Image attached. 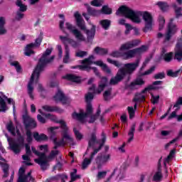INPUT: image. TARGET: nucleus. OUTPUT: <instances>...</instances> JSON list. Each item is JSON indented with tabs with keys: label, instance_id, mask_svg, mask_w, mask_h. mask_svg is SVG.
Masks as SVG:
<instances>
[{
	"label": "nucleus",
	"instance_id": "1",
	"mask_svg": "<svg viewBox=\"0 0 182 182\" xmlns=\"http://www.w3.org/2000/svg\"><path fill=\"white\" fill-rule=\"evenodd\" d=\"M116 14L129 18L135 23H140L141 22V18H140V16H141L144 22V32L147 33L153 29L154 19H153V16L149 11H134L126 6H122L119 8Z\"/></svg>",
	"mask_w": 182,
	"mask_h": 182
},
{
	"label": "nucleus",
	"instance_id": "2",
	"mask_svg": "<svg viewBox=\"0 0 182 182\" xmlns=\"http://www.w3.org/2000/svg\"><path fill=\"white\" fill-rule=\"evenodd\" d=\"M52 50H53V48H48L44 52L42 57L39 59L38 64L36 67L28 83L27 93L31 100H35V94H33V85H35V83H38V79H39V76L41 72H43L45 66H46L48 63H50V62H53V59H55V56L53 55L49 58V55H50V53H52Z\"/></svg>",
	"mask_w": 182,
	"mask_h": 182
},
{
	"label": "nucleus",
	"instance_id": "3",
	"mask_svg": "<svg viewBox=\"0 0 182 182\" xmlns=\"http://www.w3.org/2000/svg\"><path fill=\"white\" fill-rule=\"evenodd\" d=\"M39 113L43 116H45L46 119H49L52 122H55V123H59L61 126L62 129L63 130V138L58 141V139H53V143L55 144L53 149L56 150L58 147L65 146V144H69L70 146H75L76 143L73 141V138L69 135L68 133V127L66 126V122L63 120H58V118L52 114H44L42 112L41 109H38Z\"/></svg>",
	"mask_w": 182,
	"mask_h": 182
},
{
	"label": "nucleus",
	"instance_id": "4",
	"mask_svg": "<svg viewBox=\"0 0 182 182\" xmlns=\"http://www.w3.org/2000/svg\"><path fill=\"white\" fill-rule=\"evenodd\" d=\"M65 28L69 31L70 33L73 35L77 41L73 38H69L68 36H60V40L65 45V48L68 46V45H70L72 48L75 49L76 48H79L80 42H86V37L83 35L82 31L76 28V26H73L72 23L69 22H67L65 23Z\"/></svg>",
	"mask_w": 182,
	"mask_h": 182
},
{
	"label": "nucleus",
	"instance_id": "5",
	"mask_svg": "<svg viewBox=\"0 0 182 182\" xmlns=\"http://www.w3.org/2000/svg\"><path fill=\"white\" fill-rule=\"evenodd\" d=\"M140 65V59H137L134 63H127L123 65V67L119 68L116 76L111 78L110 85H117L119 82L124 79L126 75H133L136 72L137 68Z\"/></svg>",
	"mask_w": 182,
	"mask_h": 182
},
{
	"label": "nucleus",
	"instance_id": "6",
	"mask_svg": "<svg viewBox=\"0 0 182 182\" xmlns=\"http://www.w3.org/2000/svg\"><path fill=\"white\" fill-rule=\"evenodd\" d=\"M39 149L41 151L39 152L36 151V149L34 147L31 148V150L36 156H38L39 158L34 159L35 163H37V164H39V166L41 167L42 170H46L48 167H49V163L48 161V157L46 156V153L48 151V145H41L39 146Z\"/></svg>",
	"mask_w": 182,
	"mask_h": 182
},
{
	"label": "nucleus",
	"instance_id": "7",
	"mask_svg": "<svg viewBox=\"0 0 182 182\" xmlns=\"http://www.w3.org/2000/svg\"><path fill=\"white\" fill-rule=\"evenodd\" d=\"M85 101L87 102L86 112H83L82 111L80 113L77 114L74 112L73 114V119H76L79 122H83L85 118L87 117V114H92L93 113V107H92V100L95 97V95L91 92H87L85 96Z\"/></svg>",
	"mask_w": 182,
	"mask_h": 182
},
{
	"label": "nucleus",
	"instance_id": "8",
	"mask_svg": "<svg viewBox=\"0 0 182 182\" xmlns=\"http://www.w3.org/2000/svg\"><path fill=\"white\" fill-rule=\"evenodd\" d=\"M146 50H147V46H142L140 48L129 50L122 54L120 53V51H114L111 53V56L113 58H120L121 56L124 60H127L128 59H132L136 55H141V53H144Z\"/></svg>",
	"mask_w": 182,
	"mask_h": 182
},
{
	"label": "nucleus",
	"instance_id": "9",
	"mask_svg": "<svg viewBox=\"0 0 182 182\" xmlns=\"http://www.w3.org/2000/svg\"><path fill=\"white\" fill-rule=\"evenodd\" d=\"M74 16L76 19L77 26L81 31H85V33L87 35V41H92L93 38H95V35L96 34V26L92 25L90 30L86 29V26H85V21L82 19V16L79 14V12H75L74 14Z\"/></svg>",
	"mask_w": 182,
	"mask_h": 182
},
{
	"label": "nucleus",
	"instance_id": "10",
	"mask_svg": "<svg viewBox=\"0 0 182 182\" xmlns=\"http://www.w3.org/2000/svg\"><path fill=\"white\" fill-rule=\"evenodd\" d=\"M7 141L9 144V147L15 154L21 153V150L23 149L25 146V138L23 136H20L16 141L8 136V134H5Z\"/></svg>",
	"mask_w": 182,
	"mask_h": 182
},
{
	"label": "nucleus",
	"instance_id": "11",
	"mask_svg": "<svg viewBox=\"0 0 182 182\" xmlns=\"http://www.w3.org/2000/svg\"><path fill=\"white\" fill-rule=\"evenodd\" d=\"M23 122L26 129V135L27 136L26 141L28 143H32L33 138L32 137V132L29 129H35L36 127V122L32 117L29 116L23 117Z\"/></svg>",
	"mask_w": 182,
	"mask_h": 182
},
{
	"label": "nucleus",
	"instance_id": "12",
	"mask_svg": "<svg viewBox=\"0 0 182 182\" xmlns=\"http://www.w3.org/2000/svg\"><path fill=\"white\" fill-rule=\"evenodd\" d=\"M112 159V155L110 154H100L95 158V164L97 168L100 169L105 164H107Z\"/></svg>",
	"mask_w": 182,
	"mask_h": 182
},
{
	"label": "nucleus",
	"instance_id": "13",
	"mask_svg": "<svg viewBox=\"0 0 182 182\" xmlns=\"http://www.w3.org/2000/svg\"><path fill=\"white\" fill-rule=\"evenodd\" d=\"M105 143H106V138L102 139V144H100V146L98 147V149H95L93 152L91 154L90 159L85 158L82 162V170H85V168H87V166L89 164L92 163V161L93 160L95 156L102 149V147H103Z\"/></svg>",
	"mask_w": 182,
	"mask_h": 182
},
{
	"label": "nucleus",
	"instance_id": "14",
	"mask_svg": "<svg viewBox=\"0 0 182 182\" xmlns=\"http://www.w3.org/2000/svg\"><path fill=\"white\" fill-rule=\"evenodd\" d=\"M174 18H171L170 22L168 24V30L166 33L165 34L164 42H168L171 39V36L177 33L178 28H177V26L173 23Z\"/></svg>",
	"mask_w": 182,
	"mask_h": 182
},
{
	"label": "nucleus",
	"instance_id": "15",
	"mask_svg": "<svg viewBox=\"0 0 182 182\" xmlns=\"http://www.w3.org/2000/svg\"><path fill=\"white\" fill-rule=\"evenodd\" d=\"M87 12L90 14V15H92L93 16H97L98 15H100V14L110 15V14H112V9L109 8L108 6H104L101 10H96L90 6H88Z\"/></svg>",
	"mask_w": 182,
	"mask_h": 182
},
{
	"label": "nucleus",
	"instance_id": "16",
	"mask_svg": "<svg viewBox=\"0 0 182 182\" xmlns=\"http://www.w3.org/2000/svg\"><path fill=\"white\" fill-rule=\"evenodd\" d=\"M105 137L106 141V136L102 134V138L101 140H98L96 136V133L93 132L88 136V148L87 151H89L90 147H95V144H100V147L101 144H103V138Z\"/></svg>",
	"mask_w": 182,
	"mask_h": 182
},
{
	"label": "nucleus",
	"instance_id": "17",
	"mask_svg": "<svg viewBox=\"0 0 182 182\" xmlns=\"http://www.w3.org/2000/svg\"><path fill=\"white\" fill-rule=\"evenodd\" d=\"M42 36H39L38 38L36 39L35 43H31L26 46L24 55L26 56H31V55H33L35 52H33V48L36 46H41V43H42Z\"/></svg>",
	"mask_w": 182,
	"mask_h": 182
},
{
	"label": "nucleus",
	"instance_id": "18",
	"mask_svg": "<svg viewBox=\"0 0 182 182\" xmlns=\"http://www.w3.org/2000/svg\"><path fill=\"white\" fill-rule=\"evenodd\" d=\"M126 171V168L124 166L117 167L114 169L111 176L107 179L106 182L110 181L113 176H116L117 180H123L124 178V173Z\"/></svg>",
	"mask_w": 182,
	"mask_h": 182
},
{
	"label": "nucleus",
	"instance_id": "19",
	"mask_svg": "<svg viewBox=\"0 0 182 182\" xmlns=\"http://www.w3.org/2000/svg\"><path fill=\"white\" fill-rule=\"evenodd\" d=\"M107 86V78L105 77H102L98 85V87L96 89V85H93L92 87L89 88L90 90H93L95 95H100L103 90H105V87Z\"/></svg>",
	"mask_w": 182,
	"mask_h": 182
},
{
	"label": "nucleus",
	"instance_id": "20",
	"mask_svg": "<svg viewBox=\"0 0 182 182\" xmlns=\"http://www.w3.org/2000/svg\"><path fill=\"white\" fill-rule=\"evenodd\" d=\"M31 174H32V173L30 171L27 175H25V168H20L18 171V179L17 182L34 181L35 179L32 178Z\"/></svg>",
	"mask_w": 182,
	"mask_h": 182
},
{
	"label": "nucleus",
	"instance_id": "21",
	"mask_svg": "<svg viewBox=\"0 0 182 182\" xmlns=\"http://www.w3.org/2000/svg\"><path fill=\"white\" fill-rule=\"evenodd\" d=\"M53 99L56 102H61L63 105H70V102H72V100L68 97L65 96V94H63V92L59 89L58 90V92L54 96Z\"/></svg>",
	"mask_w": 182,
	"mask_h": 182
},
{
	"label": "nucleus",
	"instance_id": "22",
	"mask_svg": "<svg viewBox=\"0 0 182 182\" xmlns=\"http://www.w3.org/2000/svg\"><path fill=\"white\" fill-rule=\"evenodd\" d=\"M154 89H156L154 85H149L148 87H146L142 90L141 93L136 94L133 102H144V99H146V93H147L149 90H153Z\"/></svg>",
	"mask_w": 182,
	"mask_h": 182
},
{
	"label": "nucleus",
	"instance_id": "23",
	"mask_svg": "<svg viewBox=\"0 0 182 182\" xmlns=\"http://www.w3.org/2000/svg\"><path fill=\"white\" fill-rule=\"evenodd\" d=\"M140 43V41L139 40H132L131 41H128L121 46L119 48V50H130V49H133V48H136L137 45Z\"/></svg>",
	"mask_w": 182,
	"mask_h": 182
},
{
	"label": "nucleus",
	"instance_id": "24",
	"mask_svg": "<svg viewBox=\"0 0 182 182\" xmlns=\"http://www.w3.org/2000/svg\"><path fill=\"white\" fill-rule=\"evenodd\" d=\"M174 59L178 60V62H181L182 60V39L180 38L175 48V55Z\"/></svg>",
	"mask_w": 182,
	"mask_h": 182
},
{
	"label": "nucleus",
	"instance_id": "25",
	"mask_svg": "<svg viewBox=\"0 0 182 182\" xmlns=\"http://www.w3.org/2000/svg\"><path fill=\"white\" fill-rule=\"evenodd\" d=\"M93 59H95V57L91 55L88 58L82 60V65L78 66L79 69L80 70H90V65L93 63Z\"/></svg>",
	"mask_w": 182,
	"mask_h": 182
},
{
	"label": "nucleus",
	"instance_id": "26",
	"mask_svg": "<svg viewBox=\"0 0 182 182\" xmlns=\"http://www.w3.org/2000/svg\"><path fill=\"white\" fill-rule=\"evenodd\" d=\"M94 65H97V66H100L102 70L105 72V73H107L108 75H110L112 73V70H110V68L107 66V65L104 63L103 61L102 60L94 62Z\"/></svg>",
	"mask_w": 182,
	"mask_h": 182
},
{
	"label": "nucleus",
	"instance_id": "27",
	"mask_svg": "<svg viewBox=\"0 0 182 182\" xmlns=\"http://www.w3.org/2000/svg\"><path fill=\"white\" fill-rule=\"evenodd\" d=\"M161 177H163V175L161 174V164L160 163L159 161L158 163L157 171L155 172L153 176V181H160V180H161Z\"/></svg>",
	"mask_w": 182,
	"mask_h": 182
},
{
	"label": "nucleus",
	"instance_id": "28",
	"mask_svg": "<svg viewBox=\"0 0 182 182\" xmlns=\"http://www.w3.org/2000/svg\"><path fill=\"white\" fill-rule=\"evenodd\" d=\"M63 79L74 82L75 83H80V78L79 77L72 74H67L65 76H63Z\"/></svg>",
	"mask_w": 182,
	"mask_h": 182
},
{
	"label": "nucleus",
	"instance_id": "29",
	"mask_svg": "<svg viewBox=\"0 0 182 182\" xmlns=\"http://www.w3.org/2000/svg\"><path fill=\"white\" fill-rule=\"evenodd\" d=\"M63 63H69L70 60V49H69V46L65 47V55L63 57Z\"/></svg>",
	"mask_w": 182,
	"mask_h": 182
},
{
	"label": "nucleus",
	"instance_id": "30",
	"mask_svg": "<svg viewBox=\"0 0 182 182\" xmlns=\"http://www.w3.org/2000/svg\"><path fill=\"white\" fill-rule=\"evenodd\" d=\"M134 132H136V124H133L131 126L129 132H128L129 139L127 143H132L134 139Z\"/></svg>",
	"mask_w": 182,
	"mask_h": 182
},
{
	"label": "nucleus",
	"instance_id": "31",
	"mask_svg": "<svg viewBox=\"0 0 182 182\" xmlns=\"http://www.w3.org/2000/svg\"><path fill=\"white\" fill-rule=\"evenodd\" d=\"M25 147H26V155H23L22 159L23 160H24V161H29L30 160L29 156H31V154H32V152L31 151V145L29 144H26Z\"/></svg>",
	"mask_w": 182,
	"mask_h": 182
},
{
	"label": "nucleus",
	"instance_id": "32",
	"mask_svg": "<svg viewBox=\"0 0 182 182\" xmlns=\"http://www.w3.org/2000/svg\"><path fill=\"white\" fill-rule=\"evenodd\" d=\"M43 110L46 112H58V113H63V109L58 107H50L49 105L43 106Z\"/></svg>",
	"mask_w": 182,
	"mask_h": 182
},
{
	"label": "nucleus",
	"instance_id": "33",
	"mask_svg": "<svg viewBox=\"0 0 182 182\" xmlns=\"http://www.w3.org/2000/svg\"><path fill=\"white\" fill-rule=\"evenodd\" d=\"M167 50L166 48H163L161 51V56L165 62H170L173 58V53H166Z\"/></svg>",
	"mask_w": 182,
	"mask_h": 182
},
{
	"label": "nucleus",
	"instance_id": "34",
	"mask_svg": "<svg viewBox=\"0 0 182 182\" xmlns=\"http://www.w3.org/2000/svg\"><path fill=\"white\" fill-rule=\"evenodd\" d=\"M142 85H144V80L143 78L138 77L130 84V87L131 89H136V86H142Z\"/></svg>",
	"mask_w": 182,
	"mask_h": 182
},
{
	"label": "nucleus",
	"instance_id": "35",
	"mask_svg": "<svg viewBox=\"0 0 182 182\" xmlns=\"http://www.w3.org/2000/svg\"><path fill=\"white\" fill-rule=\"evenodd\" d=\"M9 109L8 105H6V102H5V98L0 96V112L5 113Z\"/></svg>",
	"mask_w": 182,
	"mask_h": 182
},
{
	"label": "nucleus",
	"instance_id": "36",
	"mask_svg": "<svg viewBox=\"0 0 182 182\" xmlns=\"http://www.w3.org/2000/svg\"><path fill=\"white\" fill-rule=\"evenodd\" d=\"M33 137L36 141H43L45 140H48V136L45 134H39L38 132H35L33 134Z\"/></svg>",
	"mask_w": 182,
	"mask_h": 182
},
{
	"label": "nucleus",
	"instance_id": "37",
	"mask_svg": "<svg viewBox=\"0 0 182 182\" xmlns=\"http://www.w3.org/2000/svg\"><path fill=\"white\" fill-rule=\"evenodd\" d=\"M119 25H124L125 26V28H126L125 33H126V35H129L130 31H132V29H133V27H132V25H130L129 23H126V20H124V19H120L119 21Z\"/></svg>",
	"mask_w": 182,
	"mask_h": 182
},
{
	"label": "nucleus",
	"instance_id": "38",
	"mask_svg": "<svg viewBox=\"0 0 182 182\" xmlns=\"http://www.w3.org/2000/svg\"><path fill=\"white\" fill-rule=\"evenodd\" d=\"M99 114H100V109H97L96 115H92V113H91L90 114H87V117L84 118L83 121H80V122L81 123H85V122L86 121V117H88V116H90V119L89 121V123H94L96 119H97V116H99Z\"/></svg>",
	"mask_w": 182,
	"mask_h": 182
},
{
	"label": "nucleus",
	"instance_id": "39",
	"mask_svg": "<svg viewBox=\"0 0 182 182\" xmlns=\"http://www.w3.org/2000/svg\"><path fill=\"white\" fill-rule=\"evenodd\" d=\"M6 21L4 17H0V35H5L6 33V28H5Z\"/></svg>",
	"mask_w": 182,
	"mask_h": 182
},
{
	"label": "nucleus",
	"instance_id": "40",
	"mask_svg": "<svg viewBox=\"0 0 182 182\" xmlns=\"http://www.w3.org/2000/svg\"><path fill=\"white\" fill-rule=\"evenodd\" d=\"M16 6H18L20 12H26L28 9V6L22 4V0H17L16 1Z\"/></svg>",
	"mask_w": 182,
	"mask_h": 182
},
{
	"label": "nucleus",
	"instance_id": "41",
	"mask_svg": "<svg viewBox=\"0 0 182 182\" xmlns=\"http://www.w3.org/2000/svg\"><path fill=\"white\" fill-rule=\"evenodd\" d=\"M175 154H176V149H173L170 151L169 155L165 159L164 162L165 167L167 166V163H170V161L173 160V158L174 157Z\"/></svg>",
	"mask_w": 182,
	"mask_h": 182
},
{
	"label": "nucleus",
	"instance_id": "42",
	"mask_svg": "<svg viewBox=\"0 0 182 182\" xmlns=\"http://www.w3.org/2000/svg\"><path fill=\"white\" fill-rule=\"evenodd\" d=\"M181 72H182V67L176 71H173L172 70H168L167 75L171 77H177V76H178V75H180Z\"/></svg>",
	"mask_w": 182,
	"mask_h": 182
},
{
	"label": "nucleus",
	"instance_id": "43",
	"mask_svg": "<svg viewBox=\"0 0 182 182\" xmlns=\"http://www.w3.org/2000/svg\"><path fill=\"white\" fill-rule=\"evenodd\" d=\"M0 166H1L3 173H4L3 177H7L9 176L8 171L9 170V166L7 164H4L2 162H0Z\"/></svg>",
	"mask_w": 182,
	"mask_h": 182
},
{
	"label": "nucleus",
	"instance_id": "44",
	"mask_svg": "<svg viewBox=\"0 0 182 182\" xmlns=\"http://www.w3.org/2000/svg\"><path fill=\"white\" fill-rule=\"evenodd\" d=\"M6 129L12 136H15V134H16V132H15V127L12 122H10L6 124Z\"/></svg>",
	"mask_w": 182,
	"mask_h": 182
},
{
	"label": "nucleus",
	"instance_id": "45",
	"mask_svg": "<svg viewBox=\"0 0 182 182\" xmlns=\"http://www.w3.org/2000/svg\"><path fill=\"white\" fill-rule=\"evenodd\" d=\"M100 25L102 26L103 29H105V31H107V29H109V28H110V21L105 19V20H102L100 21Z\"/></svg>",
	"mask_w": 182,
	"mask_h": 182
},
{
	"label": "nucleus",
	"instance_id": "46",
	"mask_svg": "<svg viewBox=\"0 0 182 182\" xmlns=\"http://www.w3.org/2000/svg\"><path fill=\"white\" fill-rule=\"evenodd\" d=\"M106 176H107V171H100L97 172L96 178L99 181V180H103Z\"/></svg>",
	"mask_w": 182,
	"mask_h": 182
},
{
	"label": "nucleus",
	"instance_id": "47",
	"mask_svg": "<svg viewBox=\"0 0 182 182\" xmlns=\"http://www.w3.org/2000/svg\"><path fill=\"white\" fill-rule=\"evenodd\" d=\"M94 51L95 52V53H97V55H106L107 53V49L102 48L100 47H96Z\"/></svg>",
	"mask_w": 182,
	"mask_h": 182
},
{
	"label": "nucleus",
	"instance_id": "48",
	"mask_svg": "<svg viewBox=\"0 0 182 182\" xmlns=\"http://www.w3.org/2000/svg\"><path fill=\"white\" fill-rule=\"evenodd\" d=\"M11 66H14L17 73H22V67L19 65L18 61H14L11 63Z\"/></svg>",
	"mask_w": 182,
	"mask_h": 182
},
{
	"label": "nucleus",
	"instance_id": "49",
	"mask_svg": "<svg viewBox=\"0 0 182 182\" xmlns=\"http://www.w3.org/2000/svg\"><path fill=\"white\" fill-rule=\"evenodd\" d=\"M158 6H159L160 9L163 11V12H166L167 9H168V5L166 4V3H164L163 1H159L156 4Z\"/></svg>",
	"mask_w": 182,
	"mask_h": 182
},
{
	"label": "nucleus",
	"instance_id": "50",
	"mask_svg": "<svg viewBox=\"0 0 182 182\" xmlns=\"http://www.w3.org/2000/svg\"><path fill=\"white\" fill-rule=\"evenodd\" d=\"M104 99L105 100H110L112 99V88L105 91Z\"/></svg>",
	"mask_w": 182,
	"mask_h": 182
},
{
	"label": "nucleus",
	"instance_id": "51",
	"mask_svg": "<svg viewBox=\"0 0 182 182\" xmlns=\"http://www.w3.org/2000/svg\"><path fill=\"white\" fill-rule=\"evenodd\" d=\"M103 4H105V1L103 0H93L91 1V5H92V6H102Z\"/></svg>",
	"mask_w": 182,
	"mask_h": 182
},
{
	"label": "nucleus",
	"instance_id": "52",
	"mask_svg": "<svg viewBox=\"0 0 182 182\" xmlns=\"http://www.w3.org/2000/svg\"><path fill=\"white\" fill-rule=\"evenodd\" d=\"M107 63H111V65H114L117 68H120L122 66V63H120L119 61H116L114 60H112L110 58H107Z\"/></svg>",
	"mask_w": 182,
	"mask_h": 182
},
{
	"label": "nucleus",
	"instance_id": "53",
	"mask_svg": "<svg viewBox=\"0 0 182 182\" xmlns=\"http://www.w3.org/2000/svg\"><path fill=\"white\" fill-rule=\"evenodd\" d=\"M159 31H161L163 28H164V24L166 23V20H164V17L160 16L159 18Z\"/></svg>",
	"mask_w": 182,
	"mask_h": 182
},
{
	"label": "nucleus",
	"instance_id": "54",
	"mask_svg": "<svg viewBox=\"0 0 182 182\" xmlns=\"http://www.w3.org/2000/svg\"><path fill=\"white\" fill-rule=\"evenodd\" d=\"M58 154H59V151L58 150H53L51 151L50 155L48 156V157L47 158V159L50 160L52 159H55V157H56V156H58Z\"/></svg>",
	"mask_w": 182,
	"mask_h": 182
},
{
	"label": "nucleus",
	"instance_id": "55",
	"mask_svg": "<svg viewBox=\"0 0 182 182\" xmlns=\"http://www.w3.org/2000/svg\"><path fill=\"white\" fill-rule=\"evenodd\" d=\"M59 16L63 18V20L60 21V29L63 30V32H65V28H63L65 25V16L63 14H60Z\"/></svg>",
	"mask_w": 182,
	"mask_h": 182
},
{
	"label": "nucleus",
	"instance_id": "56",
	"mask_svg": "<svg viewBox=\"0 0 182 182\" xmlns=\"http://www.w3.org/2000/svg\"><path fill=\"white\" fill-rule=\"evenodd\" d=\"M127 109L129 114V119H133V117H134L136 110H134V108H133V107H128Z\"/></svg>",
	"mask_w": 182,
	"mask_h": 182
},
{
	"label": "nucleus",
	"instance_id": "57",
	"mask_svg": "<svg viewBox=\"0 0 182 182\" xmlns=\"http://www.w3.org/2000/svg\"><path fill=\"white\" fill-rule=\"evenodd\" d=\"M73 132L75 133V135L76 136L77 140H82L83 139V135L76 129V128L73 129Z\"/></svg>",
	"mask_w": 182,
	"mask_h": 182
},
{
	"label": "nucleus",
	"instance_id": "58",
	"mask_svg": "<svg viewBox=\"0 0 182 182\" xmlns=\"http://www.w3.org/2000/svg\"><path fill=\"white\" fill-rule=\"evenodd\" d=\"M176 18H180L182 16V9L181 7H176L175 9Z\"/></svg>",
	"mask_w": 182,
	"mask_h": 182
},
{
	"label": "nucleus",
	"instance_id": "59",
	"mask_svg": "<svg viewBox=\"0 0 182 182\" xmlns=\"http://www.w3.org/2000/svg\"><path fill=\"white\" fill-rule=\"evenodd\" d=\"M75 56L77 58H85V56H87V52L86 51H77L75 53Z\"/></svg>",
	"mask_w": 182,
	"mask_h": 182
},
{
	"label": "nucleus",
	"instance_id": "60",
	"mask_svg": "<svg viewBox=\"0 0 182 182\" xmlns=\"http://www.w3.org/2000/svg\"><path fill=\"white\" fill-rule=\"evenodd\" d=\"M160 99V96L156 95L154 96L153 94H151V102L153 105H156V103H159V100Z\"/></svg>",
	"mask_w": 182,
	"mask_h": 182
},
{
	"label": "nucleus",
	"instance_id": "61",
	"mask_svg": "<svg viewBox=\"0 0 182 182\" xmlns=\"http://www.w3.org/2000/svg\"><path fill=\"white\" fill-rule=\"evenodd\" d=\"M125 147L126 143L124 142L123 144H122L117 148V150L119 153H126V149H124Z\"/></svg>",
	"mask_w": 182,
	"mask_h": 182
},
{
	"label": "nucleus",
	"instance_id": "62",
	"mask_svg": "<svg viewBox=\"0 0 182 182\" xmlns=\"http://www.w3.org/2000/svg\"><path fill=\"white\" fill-rule=\"evenodd\" d=\"M23 15L24 14L22 13V11H18L16 14V21H21V19L23 18Z\"/></svg>",
	"mask_w": 182,
	"mask_h": 182
},
{
	"label": "nucleus",
	"instance_id": "63",
	"mask_svg": "<svg viewBox=\"0 0 182 182\" xmlns=\"http://www.w3.org/2000/svg\"><path fill=\"white\" fill-rule=\"evenodd\" d=\"M37 119L38 120V122H40V123H42L43 124H45V123H46V118L42 117V115L41 114L37 115Z\"/></svg>",
	"mask_w": 182,
	"mask_h": 182
},
{
	"label": "nucleus",
	"instance_id": "64",
	"mask_svg": "<svg viewBox=\"0 0 182 182\" xmlns=\"http://www.w3.org/2000/svg\"><path fill=\"white\" fill-rule=\"evenodd\" d=\"M58 180H59V175L50 177L46 180V182H56Z\"/></svg>",
	"mask_w": 182,
	"mask_h": 182
}]
</instances>
